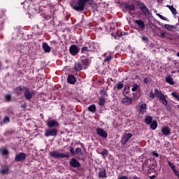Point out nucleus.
Masks as SVG:
<instances>
[{
    "mask_svg": "<svg viewBox=\"0 0 179 179\" xmlns=\"http://www.w3.org/2000/svg\"><path fill=\"white\" fill-rule=\"evenodd\" d=\"M152 156H154L155 157H159V153H157V152L156 151H153Z\"/></svg>",
    "mask_w": 179,
    "mask_h": 179,
    "instance_id": "de8ad7c7",
    "label": "nucleus"
},
{
    "mask_svg": "<svg viewBox=\"0 0 179 179\" xmlns=\"http://www.w3.org/2000/svg\"><path fill=\"white\" fill-rule=\"evenodd\" d=\"M33 94H34V91L27 89L24 92V97L27 99V100H31Z\"/></svg>",
    "mask_w": 179,
    "mask_h": 179,
    "instance_id": "ddd939ff",
    "label": "nucleus"
},
{
    "mask_svg": "<svg viewBox=\"0 0 179 179\" xmlns=\"http://www.w3.org/2000/svg\"><path fill=\"white\" fill-rule=\"evenodd\" d=\"M69 164L71 167H74V169H79L80 167V162L76 160L75 158H72L69 162Z\"/></svg>",
    "mask_w": 179,
    "mask_h": 179,
    "instance_id": "9b49d317",
    "label": "nucleus"
},
{
    "mask_svg": "<svg viewBox=\"0 0 179 179\" xmlns=\"http://www.w3.org/2000/svg\"><path fill=\"white\" fill-rule=\"evenodd\" d=\"M150 99H155V97H157L161 101V103L163 104V106H167L169 103L167 102V100H166V96H164V94L162 92V90L155 89L154 92L153 90H151L150 92Z\"/></svg>",
    "mask_w": 179,
    "mask_h": 179,
    "instance_id": "f257e3e1",
    "label": "nucleus"
},
{
    "mask_svg": "<svg viewBox=\"0 0 179 179\" xmlns=\"http://www.w3.org/2000/svg\"><path fill=\"white\" fill-rule=\"evenodd\" d=\"M42 48L43 50V51L46 53H49L51 52V47H50V45H48V43L44 42L42 45Z\"/></svg>",
    "mask_w": 179,
    "mask_h": 179,
    "instance_id": "f3484780",
    "label": "nucleus"
},
{
    "mask_svg": "<svg viewBox=\"0 0 179 179\" xmlns=\"http://www.w3.org/2000/svg\"><path fill=\"white\" fill-rule=\"evenodd\" d=\"M135 23L138 24V27H140L141 30H145L146 26L145 25V22L142 21V20H136Z\"/></svg>",
    "mask_w": 179,
    "mask_h": 179,
    "instance_id": "2eb2a0df",
    "label": "nucleus"
},
{
    "mask_svg": "<svg viewBox=\"0 0 179 179\" xmlns=\"http://www.w3.org/2000/svg\"><path fill=\"white\" fill-rule=\"evenodd\" d=\"M141 40H143V41H148V39L146 36H142Z\"/></svg>",
    "mask_w": 179,
    "mask_h": 179,
    "instance_id": "3c124183",
    "label": "nucleus"
},
{
    "mask_svg": "<svg viewBox=\"0 0 179 179\" xmlns=\"http://www.w3.org/2000/svg\"><path fill=\"white\" fill-rule=\"evenodd\" d=\"M161 132L164 136H169V135H171V129H170L169 126H165L162 128Z\"/></svg>",
    "mask_w": 179,
    "mask_h": 179,
    "instance_id": "f8f14e48",
    "label": "nucleus"
},
{
    "mask_svg": "<svg viewBox=\"0 0 179 179\" xmlns=\"http://www.w3.org/2000/svg\"><path fill=\"white\" fill-rule=\"evenodd\" d=\"M118 179H128V176H123L120 177Z\"/></svg>",
    "mask_w": 179,
    "mask_h": 179,
    "instance_id": "603ef678",
    "label": "nucleus"
},
{
    "mask_svg": "<svg viewBox=\"0 0 179 179\" xmlns=\"http://www.w3.org/2000/svg\"><path fill=\"white\" fill-rule=\"evenodd\" d=\"M80 61L84 69H86V68H87L90 64V60H89V59L86 58L85 57H81Z\"/></svg>",
    "mask_w": 179,
    "mask_h": 179,
    "instance_id": "1a4fd4ad",
    "label": "nucleus"
},
{
    "mask_svg": "<svg viewBox=\"0 0 179 179\" xmlns=\"http://www.w3.org/2000/svg\"><path fill=\"white\" fill-rule=\"evenodd\" d=\"M177 57H179V52L177 53Z\"/></svg>",
    "mask_w": 179,
    "mask_h": 179,
    "instance_id": "4d7b16f0",
    "label": "nucleus"
},
{
    "mask_svg": "<svg viewBox=\"0 0 179 179\" xmlns=\"http://www.w3.org/2000/svg\"><path fill=\"white\" fill-rule=\"evenodd\" d=\"M67 82H69V83L71 85H75V83H76V78L75 76L70 75L68 76Z\"/></svg>",
    "mask_w": 179,
    "mask_h": 179,
    "instance_id": "a211bd4d",
    "label": "nucleus"
},
{
    "mask_svg": "<svg viewBox=\"0 0 179 179\" xmlns=\"http://www.w3.org/2000/svg\"><path fill=\"white\" fill-rule=\"evenodd\" d=\"M100 155H101V156H103V157H106L108 155V150L105 149V150H103V152H101L100 153Z\"/></svg>",
    "mask_w": 179,
    "mask_h": 179,
    "instance_id": "c9c22d12",
    "label": "nucleus"
},
{
    "mask_svg": "<svg viewBox=\"0 0 179 179\" xmlns=\"http://www.w3.org/2000/svg\"><path fill=\"white\" fill-rule=\"evenodd\" d=\"M138 87H139V85H138L137 84H134L132 85L131 90L133 92H136L138 90Z\"/></svg>",
    "mask_w": 179,
    "mask_h": 179,
    "instance_id": "58836bf2",
    "label": "nucleus"
},
{
    "mask_svg": "<svg viewBox=\"0 0 179 179\" xmlns=\"http://www.w3.org/2000/svg\"><path fill=\"white\" fill-rule=\"evenodd\" d=\"M83 69V66L80 63H76L74 64V69L75 71H80L81 69Z\"/></svg>",
    "mask_w": 179,
    "mask_h": 179,
    "instance_id": "5701e85b",
    "label": "nucleus"
},
{
    "mask_svg": "<svg viewBox=\"0 0 179 179\" xmlns=\"http://www.w3.org/2000/svg\"><path fill=\"white\" fill-rule=\"evenodd\" d=\"M159 37H160L161 38H166V32H161V33L159 34Z\"/></svg>",
    "mask_w": 179,
    "mask_h": 179,
    "instance_id": "a18cd8bd",
    "label": "nucleus"
},
{
    "mask_svg": "<svg viewBox=\"0 0 179 179\" xmlns=\"http://www.w3.org/2000/svg\"><path fill=\"white\" fill-rule=\"evenodd\" d=\"M171 96L176 99L178 101H179V94L178 92H173L171 93Z\"/></svg>",
    "mask_w": 179,
    "mask_h": 179,
    "instance_id": "f704fd0d",
    "label": "nucleus"
},
{
    "mask_svg": "<svg viewBox=\"0 0 179 179\" xmlns=\"http://www.w3.org/2000/svg\"><path fill=\"white\" fill-rule=\"evenodd\" d=\"M0 66H1V62H0Z\"/></svg>",
    "mask_w": 179,
    "mask_h": 179,
    "instance_id": "13d9d810",
    "label": "nucleus"
},
{
    "mask_svg": "<svg viewBox=\"0 0 179 179\" xmlns=\"http://www.w3.org/2000/svg\"><path fill=\"white\" fill-rule=\"evenodd\" d=\"M86 2H87V0H79L78 3H71V6H72L73 9H75V10H85Z\"/></svg>",
    "mask_w": 179,
    "mask_h": 179,
    "instance_id": "f03ea898",
    "label": "nucleus"
},
{
    "mask_svg": "<svg viewBox=\"0 0 179 179\" xmlns=\"http://www.w3.org/2000/svg\"><path fill=\"white\" fill-rule=\"evenodd\" d=\"M124 87V83L122 82H118L116 83V85L114 87V89H117V90H121Z\"/></svg>",
    "mask_w": 179,
    "mask_h": 179,
    "instance_id": "a878e982",
    "label": "nucleus"
},
{
    "mask_svg": "<svg viewBox=\"0 0 179 179\" xmlns=\"http://www.w3.org/2000/svg\"><path fill=\"white\" fill-rule=\"evenodd\" d=\"M164 27H165V29H166V30H169V31H173V30H176V29H177L176 26L170 25L169 24H165Z\"/></svg>",
    "mask_w": 179,
    "mask_h": 179,
    "instance_id": "412c9836",
    "label": "nucleus"
},
{
    "mask_svg": "<svg viewBox=\"0 0 179 179\" xmlns=\"http://www.w3.org/2000/svg\"><path fill=\"white\" fill-rule=\"evenodd\" d=\"M107 55V53H105L103 55V56H105V59H104V62H110V61H111V59H113V57L111 56V55H109L108 56H106Z\"/></svg>",
    "mask_w": 179,
    "mask_h": 179,
    "instance_id": "2f4dec72",
    "label": "nucleus"
},
{
    "mask_svg": "<svg viewBox=\"0 0 179 179\" xmlns=\"http://www.w3.org/2000/svg\"><path fill=\"white\" fill-rule=\"evenodd\" d=\"M79 153H82V149L80 148H77L75 150V154L79 155Z\"/></svg>",
    "mask_w": 179,
    "mask_h": 179,
    "instance_id": "a19ab883",
    "label": "nucleus"
},
{
    "mask_svg": "<svg viewBox=\"0 0 179 179\" xmlns=\"http://www.w3.org/2000/svg\"><path fill=\"white\" fill-rule=\"evenodd\" d=\"M50 156L52 157H54L55 159H69V155L68 154H64L62 152H59L58 151H52L50 152Z\"/></svg>",
    "mask_w": 179,
    "mask_h": 179,
    "instance_id": "7ed1b4c3",
    "label": "nucleus"
},
{
    "mask_svg": "<svg viewBox=\"0 0 179 179\" xmlns=\"http://www.w3.org/2000/svg\"><path fill=\"white\" fill-rule=\"evenodd\" d=\"M103 96H106L107 97V92L103 91Z\"/></svg>",
    "mask_w": 179,
    "mask_h": 179,
    "instance_id": "5fc2aeb1",
    "label": "nucleus"
},
{
    "mask_svg": "<svg viewBox=\"0 0 179 179\" xmlns=\"http://www.w3.org/2000/svg\"><path fill=\"white\" fill-rule=\"evenodd\" d=\"M169 166L171 167L172 170H174L176 169V165L173 162H168Z\"/></svg>",
    "mask_w": 179,
    "mask_h": 179,
    "instance_id": "ea45409f",
    "label": "nucleus"
},
{
    "mask_svg": "<svg viewBox=\"0 0 179 179\" xmlns=\"http://www.w3.org/2000/svg\"><path fill=\"white\" fill-rule=\"evenodd\" d=\"M140 9L143 11V13H144V15H150V11H149V8H148V7H146V6L145 5V3H142V2H139L138 3Z\"/></svg>",
    "mask_w": 179,
    "mask_h": 179,
    "instance_id": "6e6552de",
    "label": "nucleus"
},
{
    "mask_svg": "<svg viewBox=\"0 0 179 179\" xmlns=\"http://www.w3.org/2000/svg\"><path fill=\"white\" fill-rule=\"evenodd\" d=\"M131 136H132V134L131 133L126 134L122 136L121 141H120L122 146L125 147V145H127V142H128V141H129V139H131Z\"/></svg>",
    "mask_w": 179,
    "mask_h": 179,
    "instance_id": "0eeeda50",
    "label": "nucleus"
},
{
    "mask_svg": "<svg viewBox=\"0 0 179 179\" xmlns=\"http://www.w3.org/2000/svg\"><path fill=\"white\" fill-rule=\"evenodd\" d=\"M89 51V47H83L81 49V52H86Z\"/></svg>",
    "mask_w": 179,
    "mask_h": 179,
    "instance_id": "37998d69",
    "label": "nucleus"
},
{
    "mask_svg": "<svg viewBox=\"0 0 179 179\" xmlns=\"http://www.w3.org/2000/svg\"><path fill=\"white\" fill-rule=\"evenodd\" d=\"M126 7H127V9L131 11L135 10L136 9L135 5L134 4H129Z\"/></svg>",
    "mask_w": 179,
    "mask_h": 179,
    "instance_id": "72a5a7b5",
    "label": "nucleus"
},
{
    "mask_svg": "<svg viewBox=\"0 0 179 179\" xmlns=\"http://www.w3.org/2000/svg\"><path fill=\"white\" fill-rule=\"evenodd\" d=\"M155 178H156V176H155V175L150 176V179H155Z\"/></svg>",
    "mask_w": 179,
    "mask_h": 179,
    "instance_id": "864d4df0",
    "label": "nucleus"
},
{
    "mask_svg": "<svg viewBox=\"0 0 179 179\" xmlns=\"http://www.w3.org/2000/svg\"><path fill=\"white\" fill-rule=\"evenodd\" d=\"M122 103L124 106H131L132 104V99L126 96L122 99Z\"/></svg>",
    "mask_w": 179,
    "mask_h": 179,
    "instance_id": "4468645a",
    "label": "nucleus"
},
{
    "mask_svg": "<svg viewBox=\"0 0 179 179\" xmlns=\"http://www.w3.org/2000/svg\"><path fill=\"white\" fill-rule=\"evenodd\" d=\"M166 83H169V85H175L174 80H173V78H171V76H169L166 78Z\"/></svg>",
    "mask_w": 179,
    "mask_h": 179,
    "instance_id": "393cba45",
    "label": "nucleus"
},
{
    "mask_svg": "<svg viewBox=\"0 0 179 179\" xmlns=\"http://www.w3.org/2000/svg\"><path fill=\"white\" fill-rule=\"evenodd\" d=\"M169 9H170L171 12L173 13V15H177V10L174 8L173 6L167 5L166 6Z\"/></svg>",
    "mask_w": 179,
    "mask_h": 179,
    "instance_id": "c85d7f7f",
    "label": "nucleus"
},
{
    "mask_svg": "<svg viewBox=\"0 0 179 179\" xmlns=\"http://www.w3.org/2000/svg\"><path fill=\"white\" fill-rule=\"evenodd\" d=\"M47 126L49 128H58V127H59V123L55 120H50L48 121Z\"/></svg>",
    "mask_w": 179,
    "mask_h": 179,
    "instance_id": "9d476101",
    "label": "nucleus"
},
{
    "mask_svg": "<svg viewBox=\"0 0 179 179\" xmlns=\"http://www.w3.org/2000/svg\"><path fill=\"white\" fill-rule=\"evenodd\" d=\"M157 16H158L159 18H161L162 20H166V22L169 20V19H167V17L162 15L160 13H157Z\"/></svg>",
    "mask_w": 179,
    "mask_h": 179,
    "instance_id": "4c0bfd02",
    "label": "nucleus"
},
{
    "mask_svg": "<svg viewBox=\"0 0 179 179\" xmlns=\"http://www.w3.org/2000/svg\"><path fill=\"white\" fill-rule=\"evenodd\" d=\"M26 158V154H23V159Z\"/></svg>",
    "mask_w": 179,
    "mask_h": 179,
    "instance_id": "6e6d98bb",
    "label": "nucleus"
},
{
    "mask_svg": "<svg viewBox=\"0 0 179 179\" xmlns=\"http://www.w3.org/2000/svg\"><path fill=\"white\" fill-rule=\"evenodd\" d=\"M0 174L5 176L6 174H9V167L7 165H4L1 167V170L0 171Z\"/></svg>",
    "mask_w": 179,
    "mask_h": 179,
    "instance_id": "dca6fc26",
    "label": "nucleus"
},
{
    "mask_svg": "<svg viewBox=\"0 0 179 179\" xmlns=\"http://www.w3.org/2000/svg\"><path fill=\"white\" fill-rule=\"evenodd\" d=\"M173 171L175 174V176H176V177H179V171H177L176 169H173Z\"/></svg>",
    "mask_w": 179,
    "mask_h": 179,
    "instance_id": "49530a36",
    "label": "nucleus"
},
{
    "mask_svg": "<svg viewBox=\"0 0 179 179\" xmlns=\"http://www.w3.org/2000/svg\"><path fill=\"white\" fill-rule=\"evenodd\" d=\"M144 83H145V85H148V83H149V78H144Z\"/></svg>",
    "mask_w": 179,
    "mask_h": 179,
    "instance_id": "09e8293b",
    "label": "nucleus"
},
{
    "mask_svg": "<svg viewBox=\"0 0 179 179\" xmlns=\"http://www.w3.org/2000/svg\"><path fill=\"white\" fill-rule=\"evenodd\" d=\"M150 128L151 129H156V128H157V120H153L151 123H150Z\"/></svg>",
    "mask_w": 179,
    "mask_h": 179,
    "instance_id": "c756f323",
    "label": "nucleus"
},
{
    "mask_svg": "<svg viewBox=\"0 0 179 179\" xmlns=\"http://www.w3.org/2000/svg\"><path fill=\"white\" fill-rule=\"evenodd\" d=\"M79 51H80L79 47H78V45H72L69 48V52L73 56L77 55Z\"/></svg>",
    "mask_w": 179,
    "mask_h": 179,
    "instance_id": "423d86ee",
    "label": "nucleus"
},
{
    "mask_svg": "<svg viewBox=\"0 0 179 179\" xmlns=\"http://www.w3.org/2000/svg\"><path fill=\"white\" fill-rule=\"evenodd\" d=\"M3 122L4 124H8V122H9V117L6 116V117L3 118Z\"/></svg>",
    "mask_w": 179,
    "mask_h": 179,
    "instance_id": "c03bdc74",
    "label": "nucleus"
},
{
    "mask_svg": "<svg viewBox=\"0 0 179 179\" xmlns=\"http://www.w3.org/2000/svg\"><path fill=\"white\" fill-rule=\"evenodd\" d=\"M16 94H22L23 93V87L22 86L17 87L15 90Z\"/></svg>",
    "mask_w": 179,
    "mask_h": 179,
    "instance_id": "cd10ccee",
    "label": "nucleus"
},
{
    "mask_svg": "<svg viewBox=\"0 0 179 179\" xmlns=\"http://www.w3.org/2000/svg\"><path fill=\"white\" fill-rule=\"evenodd\" d=\"M88 110L89 111H90L91 113H96V105H90L88 107Z\"/></svg>",
    "mask_w": 179,
    "mask_h": 179,
    "instance_id": "473e14b6",
    "label": "nucleus"
},
{
    "mask_svg": "<svg viewBox=\"0 0 179 179\" xmlns=\"http://www.w3.org/2000/svg\"><path fill=\"white\" fill-rule=\"evenodd\" d=\"M148 106L146 105V103H142L140 106V110H139V113L140 114H145V112L148 110Z\"/></svg>",
    "mask_w": 179,
    "mask_h": 179,
    "instance_id": "6ab92c4d",
    "label": "nucleus"
},
{
    "mask_svg": "<svg viewBox=\"0 0 179 179\" xmlns=\"http://www.w3.org/2000/svg\"><path fill=\"white\" fill-rule=\"evenodd\" d=\"M58 134V129L53 128V129H46L44 134V136H45L46 138H48L50 136H57Z\"/></svg>",
    "mask_w": 179,
    "mask_h": 179,
    "instance_id": "20e7f679",
    "label": "nucleus"
},
{
    "mask_svg": "<svg viewBox=\"0 0 179 179\" xmlns=\"http://www.w3.org/2000/svg\"><path fill=\"white\" fill-rule=\"evenodd\" d=\"M152 122H153V117H152L150 115H148L145 117V124H147V125L150 124V123Z\"/></svg>",
    "mask_w": 179,
    "mask_h": 179,
    "instance_id": "4be33fe9",
    "label": "nucleus"
},
{
    "mask_svg": "<svg viewBox=\"0 0 179 179\" xmlns=\"http://www.w3.org/2000/svg\"><path fill=\"white\" fill-rule=\"evenodd\" d=\"M22 160H23V152L17 155L15 157V162H22Z\"/></svg>",
    "mask_w": 179,
    "mask_h": 179,
    "instance_id": "b1692460",
    "label": "nucleus"
},
{
    "mask_svg": "<svg viewBox=\"0 0 179 179\" xmlns=\"http://www.w3.org/2000/svg\"><path fill=\"white\" fill-rule=\"evenodd\" d=\"M99 106H104L106 104V98L104 97V96H101L99 99Z\"/></svg>",
    "mask_w": 179,
    "mask_h": 179,
    "instance_id": "7c9ffc66",
    "label": "nucleus"
},
{
    "mask_svg": "<svg viewBox=\"0 0 179 179\" xmlns=\"http://www.w3.org/2000/svg\"><path fill=\"white\" fill-rule=\"evenodd\" d=\"M70 152L72 155H75V150L73 149V148H70Z\"/></svg>",
    "mask_w": 179,
    "mask_h": 179,
    "instance_id": "8fccbe9b",
    "label": "nucleus"
},
{
    "mask_svg": "<svg viewBox=\"0 0 179 179\" xmlns=\"http://www.w3.org/2000/svg\"><path fill=\"white\" fill-rule=\"evenodd\" d=\"M5 99L6 101H10L12 96H10V94H6Z\"/></svg>",
    "mask_w": 179,
    "mask_h": 179,
    "instance_id": "79ce46f5",
    "label": "nucleus"
},
{
    "mask_svg": "<svg viewBox=\"0 0 179 179\" xmlns=\"http://www.w3.org/2000/svg\"><path fill=\"white\" fill-rule=\"evenodd\" d=\"M98 177L99 178H107V173H106V169H103L102 171H100L99 173Z\"/></svg>",
    "mask_w": 179,
    "mask_h": 179,
    "instance_id": "aec40b11",
    "label": "nucleus"
},
{
    "mask_svg": "<svg viewBox=\"0 0 179 179\" xmlns=\"http://www.w3.org/2000/svg\"><path fill=\"white\" fill-rule=\"evenodd\" d=\"M96 132L99 136H101V138H103L106 139L108 136V134H107V131H106L102 128H97L96 130Z\"/></svg>",
    "mask_w": 179,
    "mask_h": 179,
    "instance_id": "39448f33",
    "label": "nucleus"
},
{
    "mask_svg": "<svg viewBox=\"0 0 179 179\" xmlns=\"http://www.w3.org/2000/svg\"><path fill=\"white\" fill-rule=\"evenodd\" d=\"M1 155H3V156H6V155H8V150L3 148L0 150Z\"/></svg>",
    "mask_w": 179,
    "mask_h": 179,
    "instance_id": "e433bc0d",
    "label": "nucleus"
},
{
    "mask_svg": "<svg viewBox=\"0 0 179 179\" xmlns=\"http://www.w3.org/2000/svg\"><path fill=\"white\" fill-rule=\"evenodd\" d=\"M88 49L90 52L94 51L96 50V43L94 42L90 43Z\"/></svg>",
    "mask_w": 179,
    "mask_h": 179,
    "instance_id": "bb28decb",
    "label": "nucleus"
}]
</instances>
